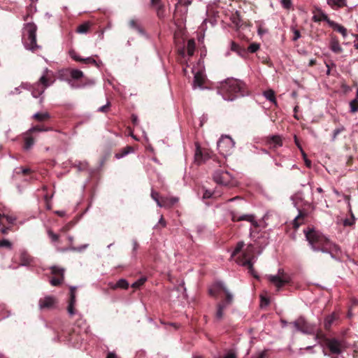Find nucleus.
Returning a JSON list of instances; mask_svg holds the SVG:
<instances>
[{
  "label": "nucleus",
  "instance_id": "f704fd0d",
  "mask_svg": "<svg viewBox=\"0 0 358 358\" xmlns=\"http://www.w3.org/2000/svg\"><path fill=\"white\" fill-rule=\"evenodd\" d=\"M305 216H306L305 213H303L301 211L299 212V215L294 220L293 224H294V228H298L303 223V220Z\"/></svg>",
  "mask_w": 358,
  "mask_h": 358
},
{
  "label": "nucleus",
  "instance_id": "423d86ee",
  "mask_svg": "<svg viewBox=\"0 0 358 358\" xmlns=\"http://www.w3.org/2000/svg\"><path fill=\"white\" fill-rule=\"evenodd\" d=\"M317 338H322L326 347L329 349L330 354H327L325 350H323L324 355H340L343 352V345L341 341L336 338H328L320 331L316 335Z\"/></svg>",
  "mask_w": 358,
  "mask_h": 358
},
{
  "label": "nucleus",
  "instance_id": "09e8293b",
  "mask_svg": "<svg viewBox=\"0 0 358 358\" xmlns=\"http://www.w3.org/2000/svg\"><path fill=\"white\" fill-rule=\"evenodd\" d=\"M343 131H345L344 127H341L336 129L333 132V140L334 141L337 138L338 135L343 132Z\"/></svg>",
  "mask_w": 358,
  "mask_h": 358
},
{
  "label": "nucleus",
  "instance_id": "0eeeda50",
  "mask_svg": "<svg viewBox=\"0 0 358 358\" xmlns=\"http://www.w3.org/2000/svg\"><path fill=\"white\" fill-rule=\"evenodd\" d=\"M242 206H240V209L231 206L229 210L231 220L233 222L248 221L251 222L252 225L254 227L257 228L259 227V224L255 220V215L251 214L242 213Z\"/></svg>",
  "mask_w": 358,
  "mask_h": 358
},
{
  "label": "nucleus",
  "instance_id": "603ef678",
  "mask_svg": "<svg viewBox=\"0 0 358 358\" xmlns=\"http://www.w3.org/2000/svg\"><path fill=\"white\" fill-rule=\"evenodd\" d=\"M214 196V193L212 192L210 190H205L203 194V199H210V198H212Z\"/></svg>",
  "mask_w": 358,
  "mask_h": 358
},
{
  "label": "nucleus",
  "instance_id": "c03bdc74",
  "mask_svg": "<svg viewBox=\"0 0 358 358\" xmlns=\"http://www.w3.org/2000/svg\"><path fill=\"white\" fill-rule=\"evenodd\" d=\"M31 173V171L29 168H22L20 167L18 169V171H16L17 174L22 173L23 176L29 175Z\"/></svg>",
  "mask_w": 358,
  "mask_h": 358
},
{
  "label": "nucleus",
  "instance_id": "4468645a",
  "mask_svg": "<svg viewBox=\"0 0 358 358\" xmlns=\"http://www.w3.org/2000/svg\"><path fill=\"white\" fill-rule=\"evenodd\" d=\"M76 288L75 287H70V296L69 299V304L67 306V311L69 314L72 316L76 313L75 304H76Z\"/></svg>",
  "mask_w": 358,
  "mask_h": 358
},
{
  "label": "nucleus",
  "instance_id": "338daca9",
  "mask_svg": "<svg viewBox=\"0 0 358 358\" xmlns=\"http://www.w3.org/2000/svg\"><path fill=\"white\" fill-rule=\"evenodd\" d=\"M303 158H304L305 164H306V166L310 168L311 166V161L306 159V155L305 157H303Z\"/></svg>",
  "mask_w": 358,
  "mask_h": 358
},
{
  "label": "nucleus",
  "instance_id": "49530a36",
  "mask_svg": "<svg viewBox=\"0 0 358 358\" xmlns=\"http://www.w3.org/2000/svg\"><path fill=\"white\" fill-rule=\"evenodd\" d=\"M151 197L156 201L157 204L158 205V202H159L160 198L162 196H159V194L157 192L152 189L151 192Z\"/></svg>",
  "mask_w": 358,
  "mask_h": 358
},
{
  "label": "nucleus",
  "instance_id": "052dcab7",
  "mask_svg": "<svg viewBox=\"0 0 358 358\" xmlns=\"http://www.w3.org/2000/svg\"><path fill=\"white\" fill-rule=\"evenodd\" d=\"M327 4L333 9H338L336 0H327Z\"/></svg>",
  "mask_w": 358,
  "mask_h": 358
},
{
  "label": "nucleus",
  "instance_id": "680f3d73",
  "mask_svg": "<svg viewBox=\"0 0 358 358\" xmlns=\"http://www.w3.org/2000/svg\"><path fill=\"white\" fill-rule=\"evenodd\" d=\"M4 217L6 218V222L10 224H13L14 223V222L15 221V218H14L11 216H9V215H5Z\"/></svg>",
  "mask_w": 358,
  "mask_h": 358
},
{
  "label": "nucleus",
  "instance_id": "39448f33",
  "mask_svg": "<svg viewBox=\"0 0 358 358\" xmlns=\"http://www.w3.org/2000/svg\"><path fill=\"white\" fill-rule=\"evenodd\" d=\"M255 258V248L253 245L249 244L246 249L243 250L242 255L238 258L237 262L242 266L247 267L249 272L253 275L254 278H259V276L255 273L253 267L252 260Z\"/></svg>",
  "mask_w": 358,
  "mask_h": 358
},
{
  "label": "nucleus",
  "instance_id": "4c0bfd02",
  "mask_svg": "<svg viewBox=\"0 0 358 358\" xmlns=\"http://www.w3.org/2000/svg\"><path fill=\"white\" fill-rule=\"evenodd\" d=\"M147 280L146 277H141L140 279L134 282L131 287L134 289H138L140 288Z\"/></svg>",
  "mask_w": 358,
  "mask_h": 358
},
{
  "label": "nucleus",
  "instance_id": "6ab92c4d",
  "mask_svg": "<svg viewBox=\"0 0 358 358\" xmlns=\"http://www.w3.org/2000/svg\"><path fill=\"white\" fill-rule=\"evenodd\" d=\"M71 57L76 62H82L84 64H94V66H98L97 62L93 57H90L84 59L76 54H74L73 55H72Z\"/></svg>",
  "mask_w": 358,
  "mask_h": 358
},
{
  "label": "nucleus",
  "instance_id": "20e7f679",
  "mask_svg": "<svg viewBox=\"0 0 358 358\" xmlns=\"http://www.w3.org/2000/svg\"><path fill=\"white\" fill-rule=\"evenodd\" d=\"M36 31L37 27L32 22L27 23L22 29V40L24 45L32 52H35L39 48L36 43Z\"/></svg>",
  "mask_w": 358,
  "mask_h": 358
},
{
  "label": "nucleus",
  "instance_id": "c85d7f7f",
  "mask_svg": "<svg viewBox=\"0 0 358 358\" xmlns=\"http://www.w3.org/2000/svg\"><path fill=\"white\" fill-rule=\"evenodd\" d=\"M129 286V282L125 279L119 280L114 286H112L111 288L113 289H115L117 288H121L124 289H128Z\"/></svg>",
  "mask_w": 358,
  "mask_h": 358
},
{
  "label": "nucleus",
  "instance_id": "774afa93",
  "mask_svg": "<svg viewBox=\"0 0 358 358\" xmlns=\"http://www.w3.org/2000/svg\"><path fill=\"white\" fill-rule=\"evenodd\" d=\"M106 358H117V356L113 352H108L106 356Z\"/></svg>",
  "mask_w": 358,
  "mask_h": 358
},
{
  "label": "nucleus",
  "instance_id": "37998d69",
  "mask_svg": "<svg viewBox=\"0 0 358 358\" xmlns=\"http://www.w3.org/2000/svg\"><path fill=\"white\" fill-rule=\"evenodd\" d=\"M132 150H133L132 147L127 146V147H125V148H124L122 149V153L117 154L116 156H117V158L122 157L125 156L126 155H127L129 152H130Z\"/></svg>",
  "mask_w": 358,
  "mask_h": 358
},
{
  "label": "nucleus",
  "instance_id": "1a4fd4ad",
  "mask_svg": "<svg viewBox=\"0 0 358 358\" xmlns=\"http://www.w3.org/2000/svg\"><path fill=\"white\" fill-rule=\"evenodd\" d=\"M234 145L235 142L229 136H222L217 142V148L223 155H230Z\"/></svg>",
  "mask_w": 358,
  "mask_h": 358
},
{
  "label": "nucleus",
  "instance_id": "f03ea898",
  "mask_svg": "<svg viewBox=\"0 0 358 358\" xmlns=\"http://www.w3.org/2000/svg\"><path fill=\"white\" fill-rule=\"evenodd\" d=\"M209 294L210 296L217 298L222 297V300L217 305V311L215 317L217 320H220L224 316V310L228 306H231L234 301V296L220 282L214 283L209 289Z\"/></svg>",
  "mask_w": 358,
  "mask_h": 358
},
{
  "label": "nucleus",
  "instance_id": "b1692460",
  "mask_svg": "<svg viewBox=\"0 0 358 358\" xmlns=\"http://www.w3.org/2000/svg\"><path fill=\"white\" fill-rule=\"evenodd\" d=\"M92 26V23L90 22H85L81 24H80L77 29L76 31L79 34H86L89 31L90 27Z\"/></svg>",
  "mask_w": 358,
  "mask_h": 358
},
{
  "label": "nucleus",
  "instance_id": "f3484780",
  "mask_svg": "<svg viewBox=\"0 0 358 358\" xmlns=\"http://www.w3.org/2000/svg\"><path fill=\"white\" fill-rule=\"evenodd\" d=\"M339 320V315L337 313L334 312L331 315L326 317L324 320V328L327 330H329L332 324Z\"/></svg>",
  "mask_w": 358,
  "mask_h": 358
},
{
  "label": "nucleus",
  "instance_id": "c756f323",
  "mask_svg": "<svg viewBox=\"0 0 358 358\" xmlns=\"http://www.w3.org/2000/svg\"><path fill=\"white\" fill-rule=\"evenodd\" d=\"M268 143L271 145H273L274 148H278L282 146V139L280 136H273L270 138Z\"/></svg>",
  "mask_w": 358,
  "mask_h": 358
},
{
  "label": "nucleus",
  "instance_id": "2eb2a0df",
  "mask_svg": "<svg viewBox=\"0 0 358 358\" xmlns=\"http://www.w3.org/2000/svg\"><path fill=\"white\" fill-rule=\"evenodd\" d=\"M178 201L177 197H161L158 206L170 208Z\"/></svg>",
  "mask_w": 358,
  "mask_h": 358
},
{
  "label": "nucleus",
  "instance_id": "7ed1b4c3",
  "mask_svg": "<svg viewBox=\"0 0 358 358\" xmlns=\"http://www.w3.org/2000/svg\"><path fill=\"white\" fill-rule=\"evenodd\" d=\"M217 91L225 100L228 101H233L247 93L245 83L234 78H228L222 82Z\"/></svg>",
  "mask_w": 358,
  "mask_h": 358
},
{
  "label": "nucleus",
  "instance_id": "de8ad7c7",
  "mask_svg": "<svg viewBox=\"0 0 358 358\" xmlns=\"http://www.w3.org/2000/svg\"><path fill=\"white\" fill-rule=\"evenodd\" d=\"M219 358H237V355L234 350H229L226 355Z\"/></svg>",
  "mask_w": 358,
  "mask_h": 358
},
{
  "label": "nucleus",
  "instance_id": "473e14b6",
  "mask_svg": "<svg viewBox=\"0 0 358 358\" xmlns=\"http://www.w3.org/2000/svg\"><path fill=\"white\" fill-rule=\"evenodd\" d=\"M71 77L73 80H80L83 77V73L78 69H72L70 72Z\"/></svg>",
  "mask_w": 358,
  "mask_h": 358
},
{
  "label": "nucleus",
  "instance_id": "e433bc0d",
  "mask_svg": "<svg viewBox=\"0 0 358 358\" xmlns=\"http://www.w3.org/2000/svg\"><path fill=\"white\" fill-rule=\"evenodd\" d=\"M245 246V243L243 241H239L237 243L234 250L233 251L231 256L235 257L241 251H242L243 247Z\"/></svg>",
  "mask_w": 358,
  "mask_h": 358
},
{
  "label": "nucleus",
  "instance_id": "6e6552de",
  "mask_svg": "<svg viewBox=\"0 0 358 358\" xmlns=\"http://www.w3.org/2000/svg\"><path fill=\"white\" fill-rule=\"evenodd\" d=\"M266 278L276 287L278 291L284 285L289 284L291 280L290 277L282 269L278 270V275H266Z\"/></svg>",
  "mask_w": 358,
  "mask_h": 358
},
{
  "label": "nucleus",
  "instance_id": "bb28decb",
  "mask_svg": "<svg viewBox=\"0 0 358 358\" xmlns=\"http://www.w3.org/2000/svg\"><path fill=\"white\" fill-rule=\"evenodd\" d=\"M205 78L203 76V74L200 72H197L194 75V85L195 86L201 87L204 83Z\"/></svg>",
  "mask_w": 358,
  "mask_h": 358
},
{
  "label": "nucleus",
  "instance_id": "bf43d9fd",
  "mask_svg": "<svg viewBox=\"0 0 358 358\" xmlns=\"http://www.w3.org/2000/svg\"><path fill=\"white\" fill-rule=\"evenodd\" d=\"M268 354L267 350H264L263 352L259 353L255 358H268Z\"/></svg>",
  "mask_w": 358,
  "mask_h": 358
},
{
  "label": "nucleus",
  "instance_id": "a878e982",
  "mask_svg": "<svg viewBox=\"0 0 358 358\" xmlns=\"http://www.w3.org/2000/svg\"><path fill=\"white\" fill-rule=\"evenodd\" d=\"M41 85H42L41 90V92H38V94H41L42 93H43L45 91V89L50 85L49 80L45 76H41V78L39 79L38 87H40Z\"/></svg>",
  "mask_w": 358,
  "mask_h": 358
},
{
  "label": "nucleus",
  "instance_id": "7c9ffc66",
  "mask_svg": "<svg viewBox=\"0 0 358 358\" xmlns=\"http://www.w3.org/2000/svg\"><path fill=\"white\" fill-rule=\"evenodd\" d=\"M313 20L315 21V22H320V21H326L328 24L329 25V22H331L332 20H331L329 17L324 13L321 12L319 15H314L313 17Z\"/></svg>",
  "mask_w": 358,
  "mask_h": 358
},
{
  "label": "nucleus",
  "instance_id": "dca6fc26",
  "mask_svg": "<svg viewBox=\"0 0 358 358\" xmlns=\"http://www.w3.org/2000/svg\"><path fill=\"white\" fill-rule=\"evenodd\" d=\"M208 158L207 153L203 152L201 148L197 145L194 154V161L197 164H201Z\"/></svg>",
  "mask_w": 358,
  "mask_h": 358
},
{
  "label": "nucleus",
  "instance_id": "a19ab883",
  "mask_svg": "<svg viewBox=\"0 0 358 358\" xmlns=\"http://www.w3.org/2000/svg\"><path fill=\"white\" fill-rule=\"evenodd\" d=\"M157 12V15L159 18H163L164 17V5L162 3L157 7L155 8Z\"/></svg>",
  "mask_w": 358,
  "mask_h": 358
},
{
  "label": "nucleus",
  "instance_id": "69168bd1",
  "mask_svg": "<svg viewBox=\"0 0 358 358\" xmlns=\"http://www.w3.org/2000/svg\"><path fill=\"white\" fill-rule=\"evenodd\" d=\"M352 162H353V157L352 156H349L347 159V162H346V165L348 166H350L352 164Z\"/></svg>",
  "mask_w": 358,
  "mask_h": 358
},
{
  "label": "nucleus",
  "instance_id": "9b49d317",
  "mask_svg": "<svg viewBox=\"0 0 358 358\" xmlns=\"http://www.w3.org/2000/svg\"><path fill=\"white\" fill-rule=\"evenodd\" d=\"M293 324L298 331L304 334H312L315 331L314 326L308 323L303 317H299Z\"/></svg>",
  "mask_w": 358,
  "mask_h": 358
},
{
  "label": "nucleus",
  "instance_id": "0e129e2a",
  "mask_svg": "<svg viewBox=\"0 0 358 358\" xmlns=\"http://www.w3.org/2000/svg\"><path fill=\"white\" fill-rule=\"evenodd\" d=\"M159 224L161 225L162 227H166V222L165 220L164 219L163 216L161 217V218L159 221Z\"/></svg>",
  "mask_w": 358,
  "mask_h": 358
},
{
  "label": "nucleus",
  "instance_id": "4d7b16f0",
  "mask_svg": "<svg viewBox=\"0 0 358 358\" xmlns=\"http://www.w3.org/2000/svg\"><path fill=\"white\" fill-rule=\"evenodd\" d=\"M10 230V227H6L3 224H1L0 232L2 234H4V235L7 234Z\"/></svg>",
  "mask_w": 358,
  "mask_h": 358
},
{
  "label": "nucleus",
  "instance_id": "5fc2aeb1",
  "mask_svg": "<svg viewBox=\"0 0 358 358\" xmlns=\"http://www.w3.org/2000/svg\"><path fill=\"white\" fill-rule=\"evenodd\" d=\"M110 106V103L109 101H108L106 105L100 107L98 109V111L101 112V113H106L108 110Z\"/></svg>",
  "mask_w": 358,
  "mask_h": 358
},
{
  "label": "nucleus",
  "instance_id": "ddd939ff",
  "mask_svg": "<svg viewBox=\"0 0 358 358\" xmlns=\"http://www.w3.org/2000/svg\"><path fill=\"white\" fill-rule=\"evenodd\" d=\"M58 303V299L54 296H45L41 298L38 301V307L40 310H51L56 307Z\"/></svg>",
  "mask_w": 358,
  "mask_h": 358
},
{
  "label": "nucleus",
  "instance_id": "f8f14e48",
  "mask_svg": "<svg viewBox=\"0 0 358 358\" xmlns=\"http://www.w3.org/2000/svg\"><path fill=\"white\" fill-rule=\"evenodd\" d=\"M213 180L216 183L224 186L231 185V176L227 171L221 170L215 171L213 175Z\"/></svg>",
  "mask_w": 358,
  "mask_h": 358
},
{
  "label": "nucleus",
  "instance_id": "79ce46f5",
  "mask_svg": "<svg viewBox=\"0 0 358 358\" xmlns=\"http://www.w3.org/2000/svg\"><path fill=\"white\" fill-rule=\"evenodd\" d=\"M48 235L51 239L52 242L55 243L59 241V235L55 234L51 229L48 230Z\"/></svg>",
  "mask_w": 358,
  "mask_h": 358
},
{
  "label": "nucleus",
  "instance_id": "393cba45",
  "mask_svg": "<svg viewBox=\"0 0 358 358\" xmlns=\"http://www.w3.org/2000/svg\"><path fill=\"white\" fill-rule=\"evenodd\" d=\"M20 264L24 266L30 264L31 262V256L26 252H22L20 257Z\"/></svg>",
  "mask_w": 358,
  "mask_h": 358
},
{
  "label": "nucleus",
  "instance_id": "5701e85b",
  "mask_svg": "<svg viewBox=\"0 0 358 358\" xmlns=\"http://www.w3.org/2000/svg\"><path fill=\"white\" fill-rule=\"evenodd\" d=\"M33 117L38 122H46L50 119L49 113H37L34 115Z\"/></svg>",
  "mask_w": 358,
  "mask_h": 358
},
{
  "label": "nucleus",
  "instance_id": "cd10ccee",
  "mask_svg": "<svg viewBox=\"0 0 358 358\" xmlns=\"http://www.w3.org/2000/svg\"><path fill=\"white\" fill-rule=\"evenodd\" d=\"M196 48V43L194 39L192 38L188 40L187 45V54L189 57L193 56Z\"/></svg>",
  "mask_w": 358,
  "mask_h": 358
},
{
  "label": "nucleus",
  "instance_id": "aec40b11",
  "mask_svg": "<svg viewBox=\"0 0 358 358\" xmlns=\"http://www.w3.org/2000/svg\"><path fill=\"white\" fill-rule=\"evenodd\" d=\"M329 26L334 29V30L339 32L345 38L348 35V31L343 26L335 22L334 21L329 22Z\"/></svg>",
  "mask_w": 358,
  "mask_h": 358
},
{
  "label": "nucleus",
  "instance_id": "8fccbe9b",
  "mask_svg": "<svg viewBox=\"0 0 358 358\" xmlns=\"http://www.w3.org/2000/svg\"><path fill=\"white\" fill-rule=\"evenodd\" d=\"M259 48V45L257 43H252L248 46V50L251 53H254Z\"/></svg>",
  "mask_w": 358,
  "mask_h": 358
},
{
  "label": "nucleus",
  "instance_id": "58836bf2",
  "mask_svg": "<svg viewBox=\"0 0 358 358\" xmlns=\"http://www.w3.org/2000/svg\"><path fill=\"white\" fill-rule=\"evenodd\" d=\"M350 112L355 113L358 112V100L355 99L350 102Z\"/></svg>",
  "mask_w": 358,
  "mask_h": 358
},
{
  "label": "nucleus",
  "instance_id": "9d476101",
  "mask_svg": "<svg viewBox=\"0 0 358 358\" xmlns=\"http://www.w3.org/2000/svg\"><path fill=\"white\" fill-rule=\"evenodd\" d=\"M50 270L53 275L50 280V284L52 286H59L62 285L64 280V268L57 266H52L50 267Z\"/></svg>",
  "mask_w": 358,
  "mask_h": 358
},
{
  "label": "nucleus",
  "instance_id": "e2e57ef3",
  "mask_svg": "<svg viewBox=\"0 0 358 358\" xmlns=\"http://www.w3.org/2000/svg\"><path fill=\"white\" fill-rule=\"evenodd\" d=\"M326 66L327 68V75H330V72H331V67H335L336 65L334 63L331 62V64H326Z\"/></svg>",
  "mask_w": 358,
  "mask_h": 358
},
{
  "label": "nucleus",
  "instance_id": "13d9d810",
  "mask_svg": "<svg viewBox=\"0 0 358 358\" xmlns=\"http://www.w3.org/2000/svg\"><path fill=\"white\" fill-rule=\"evenodd\" d=\"M162 3V0H150V6L152 8H156Z\"/></svg>",
  "mask_w": 358,
  "mask_h": 358
},
{
  "label": "nucleus",
  "instance_id": "c9c22d12",
  "mask_svg": "<svg viewBox=\"0 0 358 358\" xmlns=\"http://www.w3.org/2000/svg\"><path fill=\"white\" fill-rule=\"evenodd\" d=\"M291 31L293 34V36L292 38V41H296L301 37V34L300 31L296 28V26H292L290 28Z\"/></svg>",
  "mask_w": 358,
  "mask_h": 358
},
{
  "label": "nucleus",
  "instance_id": "a211bd4d",
  "mask_svg": "<svg viewBox=\"0 0 358 358\" xmlns=\"http://www.w3.org/2000/svg\"><path fill=\"white\" fill-rule=\"evenodd\" d=\"M330 49L335 53H341L343 51L339 41L336 36H331L330 41Z\"/></svg>",
  "mask_w": 358,
  "mask_h": 358
},
{
  "label": "nucleus",
  "instance_id": "6e6d98bb",
  "mask_svg": "<svg viewBox=\"0 0 358 358\" xmlns=\"http://www.w3.org/2000/svg\"><path fill=\"white\" fill-rule=\"evenodd\" d=\"M337 8H341L347 6L346 0H336Z\"/></svg>",
  "mask_w": 358,
  "mask_h": 358
},
{
  "label": "nucleus",
  "instance_id": "412c9836",
  "mask_svg": "<svg viewBox=\"0 0 358 358\" xmlns=\"http://www.w3.org/2000/svg\"><path fill=\"white\" fill-rule=\"evenodd\" d=\"M129 26L130 28L136 30L139 34L143 35L145 34V31L143 28L139 24L138 20L131 19L129 22Z\"/></svg>",
  "mask_w": 358,
  "mask_h": 358
},
{
  "label": "nucleus",
  "instance_id": "2f4dec72",
  "mask_svg": "<svg viewBox=\"0 0 358 358\" xmlns=\"http://www.w3.org/2000/svg\"><path fill=\"white\" fill-rule=\"evenodd\" d=\"M50 130V128L42 126V125H36L31 127L30 129L27 131L28 134H33L34 132H41V131H47Z\"/></svg>",
  "mask_w": 358,
  "mask_h": 358
},
{
  "label": "nucleus",
  "instance_id": "4be33fe9",
  "mask_svg": "<svg viewBox=\"0 0 358 358\" xmlns=\"http://www.w3.org/2000/svg\"><path fill=\"white\" fill-rule=\"evenodd\" d=\"M31 135V134L27 132L24 139L23 148L26 150H29L34 144V138Z\"/></svg>",
  "mask_w": 358,
  "mask_h": 358
},
{
  "label": "nucleus",
  "instance_id": "3c124183",
  "mask_svg": "<svg viewBox=\"0 0 358 358\" xmlns=\"http://www.w3.org/2000/svg\"><path fill=\"white\" fill-rule=\"evenodd\" d=\"M281 4L283 8L289 9L292 7V0H281Z\"/></svg>",
  "mask_w": 358,
  "mask_h": 358
},
{
  "label": "nucleus",
  "instance_id": "864d4df0",
  "mask_svg": "<svg viewBox=\"0 0 358 358\" xmlns=\"http://www.w3.org/2000/svg\"><path fill=\"white\" fill-rule=\"evenodd\" d=\"M294 142H295V144L298 147V148L301 150V153H302V155L303 157L306 156V153L303 150V148L301 147V145L299 142V140L298 139V138L296 137V136H294Z\"/></svg>",
  "mask_w": 358,
  "mask_h": 358
},
{
  "label": "nucleus",
  "instance_id": "a18cd8bd",
  "mask_svg": "<svg viewBox=\"0 0 358 358\" xmlns=\"http://www.w3.org/2000/svg\"><path fill=\"white\" fill-rule=\"evenodd\" d=\"M12 246L11 243L6 239H3L0 241V248H7L10 249Z\"/></svg>",
  "mask_w": 358,
  "mask_h": 358
},
{
  "label": "nucleus",
  "instance_id": "f257e3e1",
  "mask_svg": "<svg viewBox=\"0 0 358 358\" xmlns=\"http://www.w3.org/2000/svg\"><path fill=\"white\" fill-rule=\"evenodd\" d=\"M306 238L313 251L329 253L334 259H338L341 253L340 247L314 229L304 231Z\"/></svg>",
  "mask_w": 358,
  "mask_h": 358
},
{
  "label": "nucleus",
  "instance_id": "ea45409f",
  "mask_svg": "<svg viewBox=\"0 0 358 358\" xmlns=\"http://www.w3.org/2000/svg\"><path fill=\"white\" fill-rule=\"evenodd\" d=\"M69 83L70 84L71 87L74 89L80 88L83 87L85 85L83 83L82 80H69Z\"/></svg>",
  "mask_w": 358,
  "mask_h": 358
},
{
  "label": "nucleus",
  "instance_id": "72a5a7b5",
  "mask_svg": "<svg viewBox=\"0 0 358 358\" xmlns=\"http://www.w3.org/2000/svg\"><path fill=\"white\" fill-rule=\"evenodd\" d=\"M264 96L267 100L270 101L272 103H276V99L275 95V92L272 90H266L264 92Z\"/></svg>",
  "mask_w": 358,
  "mask_h": 358
}]
</instances>
